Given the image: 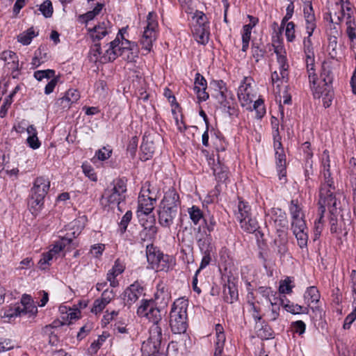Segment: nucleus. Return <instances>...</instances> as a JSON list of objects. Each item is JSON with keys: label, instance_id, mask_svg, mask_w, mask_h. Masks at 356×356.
I'll return each mask as SVG.
<instances>
[{"label": "nucleus", "instance_id": "nucleus-1", "mask_svg": "<svg viewBox=\"0 0 356 356\" xmlns=\"http://www.w3.org/2000/svg\"><path fill=\"white\" fill-rule=\"evenodd\" d=\"M330 161L323 162L324 181L319 191L320 211L324 213L327 207L331 214L330 218V232L332 234L341 232V220H339L337 214L341 211L342 201H345V195L339 190H337L331 173L330 172Z\"/></svg>", "mask_w": 356, "mask_h": 356}, {"label": "nucleus", "instance_id": "nucleus-2", "mask_svg": "<svg viewBox=\"0 0 356 356\" xmlns=\"http://www.w3.org/2000/svg\"><path fill=\"white\" fill-rule=\"evenodd\" d=\"M181 205L179 195L175 188H169L159 204L158 210L159 223L169 228L174 222Z\"/></svg>", "mask_w": 356, "mask_h": 356}, {"label": "nucleus", "instance_id": "nucleus-3", "mask_svg": "<svg viewBox=\"0 0 356 356\" xmlns=\"http://www.w3.org/2000/svg\"><path fill=\"white\" fill-rule=\"evenodd\" d=\"M126 31L125 28L120 29L115 39L107 44L108 47L105 49L102 58L103 62L113 61L118 56H122L124 60L128 61L133 60L134 55L131 50L134 47V43H131L129 40L124 38V33Z\"/></svg>", "mask_w": 356, "mask_h": 356}, {"label": "nucleus", "instance_id": "nucleus-4", "mask_svg": "<svg viewBox=\"0 0 356 356\" xmlns=\"http://www.w3.org/2000/svg\"><path fill=\"white\" fill-rule=\"evenodd\" d=\"M334 74L332 67L330 63L324 61L322 63L321 72L320 74V81L312 88L314 90V95L318 97H322L323 104L325 108H328L332 102L334 92L332 89V82Z\"/></svg>", "mask_w": 356, "mask_h": 356}, {"label": "nucleus", "instance_id": "nucleus-5", "mask_svg": "<svg viewBox=\"0 0 356 356\" xmlns=\"http://www.w3.org/2000/svg\"><path fill=\"white\" fill-rule=\"evenodd\" d=\"M187 308L186 300L178 299L173 303L170 313V325L174 334H182L186 331Z\"/></svg>", "mask_w": 356, "mask_h": 356}, {"label": "nucleus", "instance_id": "nucleus-6", "mask_svg": "<svg viewBox=\"0 0 356 356\" xmlns=\"http://www.w3.org/2000/svg\"><path fill=\"white\" fill-rule=\"evenodd\" d=\"M127 184L122 179H115L107 188L102 196L101 202L104 206L118 205L119 211H122L120 204L126 198Z\"/></svg>", "mask_w": 356, "mask_h": 356}, {"label": "nucleus", "instance_id": "nucleus-7", "mask_svg": "<svg viewBox=\"0 0 356 356\" xmlns=\"http://www.w3.org/2000/svg\"><path fill=\"white\" fill-rule=\"evenodd\" d=\"M49 188L50 180L47 177L40 176L35 179L29 201V205L33 209V212H36L42 207Z\"/></svg>", "mask_w": 356, "mask_h": 356}, {"label": "nucleus", "instance_id": "nucleus-8", "mask_svg": "<svg viewBox=\"0 0 356 356\" xmlns=\"http://www.w3.org/2000/svg\"><path fill=\"white\" fill-rule=\"evenodd\" d=\"M334 14L330 13L331 22L335 24H339L341 20L346 16V33L350 40H356V25L354 20L352 19L350 12L352 9L348 6H346L343 4V0H340L339 2H336Z\"/></svg>", "mask_w": 356, "mask_h": 356}, {"label": "nucleus", "instance_id": "nucleus-9", "mask_svg": "<svg viewBox=\"0 0 356 356\" xmlns=\"http://www.w3.org/2000/svg\"><path fill=\"white\" fill-rule=\"evenodd\" d=\"M158 22L156 21V15L153 12L149 13L147 17V25L145 27L143 35L140 40L142 48L147 51H150L153 42L156 39V31Z\"/></svg>", "mask_w": 356, "mask_h": 356}, {"label": "nucleus", "instance_id": "nucleus-10", "mask_svg": "<svg viewBox=\"0 0 356 356\" xmlns=\"http://www.w3.org/2000/svg\"><path fill=\"white\" fill-rule=\"evenodd\" d=\"M216 98L223 112L227 113L229 117L237 116V104L231 91L217 92Z\"/></svg>", "mask_w": 356, "mask_h": 356}, {"label": "nucleus", "instance_id": "nucleus-11", "mask_svg": "<svg viewBox=\"0 0 356 356\" xmlns=\"http://www.w3.org/2000/svg\"><path fill=\"white\" fill-rule=\"evenodd\" d=\"M138 315L147 318L152 323H160L162 316L161 311L153 301L144 300L137 309Z\"/></svg>", "mask_w": 356, "mask_h": 356}, {"label": "nucleus", "instance_id": "nucleus-12", "mask_svg": "<svg viewBox=\"0 0 356 356\" xmlns=\"http://www.w3.org/2000/svg\"><path fill=\"white\" fill-rule=\"evenodd\" d=\"M156 201V197L151 195V191L149 188L142 189L138 196V212L145 215L149 214L154 208Z\"/></svg>", "mask_w": 356, "mask_h": 356}, {"label": "nucleus", "instance_id": "nucleus-13", "mask_svg": "<svg viewBox=\"0 0 356 356\" xmlns=\"http://www.w3.org/2000/svg\"><path fill=\"white\" fill-rule=\"evenodd\" d=\"M291 229L297 239L298 246L301 249L307 248L309 236L305 221L298 220L295 225H291Z\"/></svg>", "mask_w": 356, "mask_h": 356}, {"label": "nucleus", "instance_id": "nucleus-14", "mask_svg": "<svg viewBox=\"0 0 356 356\" xmlns=\"http://www.w3.org/2000/svg\"><path fill=\"white\" fill-rule=\"evenodd\" d=\"M143 287L138 282H135L127 287L122 294L124 305L130 307L136 302L143 292Z\"/></svg>", "mask_w": 356, "mask_h": 356}, {"label": "nucleus", "instance_id": "nucleus-15", "mask_svg": "<svg viewBox=\"0 0 356 356\" xmlns=\"http://www.w3.org/2000/svg\"><path fill=\"white\" fill-rule=\"evenodd\" d=\"M160 141L161 138L159 136H157L156 138L151 136H147L145 138H143L140 146L142 151L140 159L147 161L152 158L156 148V143H159Z\"/></svg>", "mask_w": 356, "mask_h": 356}, {"label": "nucleus", "instance_id": "nucleus-16", "mask_svg": "<svg viewBox=\"0 0 356 356\" xmlns=\"http://www.w3.org/2000/svg\"><path fill=\"white\" fill-rule=\"evenodd\" d=\"M250 83L243 82L238 89V98L243 107L250 105L254 98Z\"/></svg>", "mask_w": 356, "mask_h": 356}, {"label": "nucleus", "instance_id": "nucleus-17", "mask_svg": "<svg viewBox=\"0 0 356 356\" xmlns=\"http://www.w3.org/2000/svg\"><path fill=\"white\" fill-rule=\"evenodd\" d=\"M304 15L306 21V30L309 36H312L316 28L315 16L310 1L305 2Z\"/></svg>", "mask_w": 356, "mask_h": 356}, {"label": "nucleus", "instance_id": "nucleus-18", "mask_svg": "<svg viewBox=\"0 0 356 356\" xmlns=\"http://www.w3.org/2000/svg\"><path fill=\"white\" fill-rule=\"evenodd\" d=\"M80 97V95L78 90L74 89L68 90L65 95L59 98L56 103L63 106V108H69L71 104L76 102Z\"/></svg>", "mask_w": 356, "mask_h": 356}, {"label": "nucleus", "instance_id": "nucleus-19", "mask_svg": "<svg viewBox=\"0 0 356 356\" xmlns=\"http://www.w3.org/2000/svg\"><path fill=\"white\" fill-rule=\"evenodd\" d=\"M223 298L224 300L229 304L233 303L238 300V290L234 282L229 280L223 287Z\"/></svg>", "mask_w": 356, "mask_h": 356}, {"label": "nucleus", "instance_id": "nucleus-20", "mask_svg": "<svg viewBox=\"0 0 356 356\" xmlns=\"http://www.w3.org/2000/svg\"><path fill=\"white\" fill-rule=\"evenodd\" d=\"M241 227L244 231L248 233H254L256 236L258 238L259 235L262 236L263 234L259 231V225L257 220L252 216L245 218L243 221L239 222Z\"/></svg>", "mask_w": 356, "mask_h": 356}, {"label": "nucleus", "instance_id": "nucleus-21", "mask_svg": "<svg viewBox=\"0 0 356 356\" xmlns=\"http://www.w3.org/2000/svg\"><path fill=\"white\" fill-rule=\"evenodd\" d=\"M163 253L161 252L152 244L147 245L146 247V256L149 264L151 265L152 268L159 264L160 258L162 257Z\"/></svg>", "mask_w": 356, "mask_h": 356}, {"label": "nucleus", "instance_id": "nucleus-22", "mask_svg": "<svg viewBox=\"0 0 356 356\" xmlns=\"http://www.w3.org/2000/svg\"><path fill=\"white\" fill-rule=\"evenodd\" d=\"M208 29L209 26L196 25L194 27L193 35L198 43L205 44L208 42L209 35Z\"/></svg>", "mask_w": 356, "mask_h": 356}, {"label": "nucleus", "instance_id": "nucleus-23", "mask_svg": "<svg viewBox=\"0 0 356 356\" xmlns=\"http://www.w3.org/2000/svg\"><path fill=\"white\" fill-rule=\"evenodd\" d=\"M88 31L94 42L99 41L108 34L104 22L99 24L92 29L88 28Z\"/></svg>", "mask_w": 356, "mask_h": 356}, {"label": "nucleus", "instance_id": "nucleus-24", "mask_svg": "<svg viewBox=\"0 0 356 356\" xmlns=\"http://www.w3.org/2000/svg\"><path fill=\"white\" fill-rule=\"evenodd\" d=\"M161 343H154V341L147 339V341L143 343L141 351L143 356H154L159 353Z\"/></svg>", "mask_w": 356, "mask_h": 356}, {"label": "nucleus", "instance_id": "nucleus-25", "mask_svg": "<svg viewBox=\"0 0 356 356\" xmlns=\"http://www.w3.org/2000/svg\"><path fill=\"white\" fill-rule=\"evenodd\" d=\"M289 211L292 216L291 225H295L298 220L305 221L302 213V208L298 200H292L289 206Z\"/></svg>", "mask_w": 356, "mask_h": 356}, {"label": "nucleus", "instance_id": "nucleus-26", "mask_svg": "<svg viewBox=\"0 0 356 356\" xmlns=\"http://www.w3.org/2000/svg\"><path fill=\"white\" fill-rule=\"evenodd\" d=\"M320 298L321 295L318 289L314 286L308 287L304 294V299L308 307L312 303H318Z\"/></svg>", "mask_w": 356, "mask_h": 356}, {"label": "nucleus", "instance_id": "nucleus-27", "mask_svg": "<svg viewBox=\"0 0 356 356\" xmlns=\"http://www.w3.org/2000/svg\"><path fill=\"white\" fill-rule=\"evenodd\" d=\"M197 245L202 254L213 252V245H211V237L209 234L204 233V236L197 239Z\"/></svg>", "mask_w": 356, "mask_h": 356}, {"label": "nucleus", "instance_id": "nucleus-28", "mask_svg": "<svg viewBox=\"0 0 356 356\" xmlns=\"http://www.w3.org/2000/svg\"><path fill=\"white\" fill-rule=\"evenodd\" d=\"M252 216L250 207L247 202L239 201L238 204V212L236 213V219L239 222L243 221L245 218Z\"/></svg>", "mask_w": 356, "mask_h": 356}, {"label": "nucleus", "instance_id": "nucleus-29", "mask_svg": "<svg viewBox=\"0 0 356 356\" xmlns=\"http://www.w3.org/2000/svg\"><path fill=\"white\" fill-rule=\"evenodd\" d=\"M305 56L309 83L314 86L316 84V81H318L316 74L314 73V53L309 57L308 54H305Z\"/></svg>", "mask_w": 356, "mask_h": 356}, {"label": "nucleus", "instance_id": "nucleus-30", "mask_svg": "<svg viewBox=\"0 0 356 356\" xmlns=\"http://www.w3.org/2000/svg\"><path fill=\"white\" fill-rule=\"evenodd\" d=\"M276 165L279 172L280 179L286 175V156L284 150L275 152Z\"/></svg>", "mask_w": 356, "mask_h": 356}, {"label": "nucleus", "instance_id": "nucleus-31", "mask_svg": "<svg viewBox=\"0 0 356 356\" xmlns=\"http://www.w3.org/2000/svg\"><path fill=\"white\" fill-rule=\"evenodd\" d=\"M104 4L98 3L92 10L88 11L83 15L79 17V21L81 23L87 24L89 21L92 20L97 15H98L103 8Z\"/></svg>", "mask_w": 356, "mask_h": 356}, {"label": "nucleus", "instance_id": "nucleus-32", "mask_svg": "<svg viewBox=\"0 0 356 356\" xmlns=\"http://www.w3.org/2000/svg\"><path fill=\"white\" fill-rule=\"evenodd\" d=\"M157 233V227L154 225L145 227L139 233L140 239L143 241H151Z\"/></svg>", "mask_w": 356, "mask_h": 356}, {"label": "nucleus", "instance_id": "nucleus-33", "mask_svg": "<svg viewBox=\"0 0 356 356\" xmlns=\"http://www.w3.org/2000/svg\"><path fill=\"white\" fill-rule=\"evenodd\" d=\"M149 340L154 341V343H161L162 341V329L159 323H154L149 328Z\"/></svg>", "mask_w": 356, "mask_h": 356}, {"label": "nucleus", "instance_id": "nucleus-34", "mask_svg": "<svg viewBox=\"0 0 356 356\" xmlns=\"http://www.w3.org/2000/svg\"><path fill=\"white\" fill-rule=\"evenodd\" d=\"M37 35L38 33H35L33 28L31 27L18 35V42L24 45H28Z\"/></svg>", "mask_w": 356, "mask_h": 356}, {"label": "nucleus", "instance_id": "nucleus-35", "mask_svg": "<svg viewBox=\"0 0 356 356\" xmlns=\"http://www.w3.org/2000/svg\"><path fill=\"white\" fill-rule=\"evenodd\" d=\"M190 218L192 222L197 225L201 219H204V214L202 210L197 206H193L188 210Z\"/></svg>", "mask_w": 356, "mask_h": 356}, {"label": "nucleus", "instance_id": "nucleus-36", "mask_svg": "<svg viewBox=\"0 0 356 356\" xmlns=\"http://www.w3.org/2000/svg\"><path fill=\"white\" fill-rule=\"evenodd\" d=\"M284 308L289 312L296 314H308L309 307H303L299 305H294L293 303H286L284 305Z\"/></svg>", "mask_w": 356, "mask_h": 356}, {"label": "nucleus", "instance_id": "nucleus-37", "mask_svg": "<svg viewBox=\"0 0 356 356\" xmlns=\"http://www.w3.org/2000/svg\"><path fill=\"white\" fill-rule=\"evenodd\" d=\"M102 52L100 44L95 42L90 50V59L95 62L99 60L100 62L104 63L102 60L104 54L102 55Z\"/></svg>", "mask_w": 356, "mask_h": 356}, {"label": "nucleus", "instance_id": "nucleus-38", "mask_svg": "<svg viewBox=\"0 0 356 356\" xmlns=\"http://www.w3.org/2000/svg\"><path fill=\"white\" fill-rule=\"evenodd\" d=\"M49 58L47 53H44V57H41V47H40L35 51V56L32 59L31 65L33 68L39 67L42 63L47 61Z\"/></svg>", "mask_w": 356, "mask_h": 356}, {"label": "nucleus", "instance_id": "nucleus-39", "mask_svg": "<svg viewBox=\"0 0 356 356\" xmlns=\"http://www.w3.org/2000/svg\"><path fill=\"white\" fill-rule=\"evenodd\" d=\"M227 167L222 165L219 161L218 163L214 164L212 168L213 174L216 176L220 180H223L227 178Z\"/></svg>", "mask_w": 356, "mask_h": 356}, {"label": "nucleus", "instance_id": "nucleus-40", "mask_svg": "<svg viewBox=\"0 0 356 356\" xmlns=\"http://www.w3.org/2000/svg\"><path fill=\"white\" fill-rule=\"evenodd\" d=\"M252 55L256 62H259L265 55L266 50L260 47L257 42H252Z\"/></svg>", "mask_w": 356, "mask_h": 356}, {"label": "nucleus", "instance_id": "nucleus-41", "mask_svg": "<svg viewBox=\"0 0 356 356\" xmlns=\"http://www.w3.org/2000/svg\"><path fill=\"white\" fill-rule=\"evenodd\" d=\"M1 59L8 61L10 60L13 64V69L18 70V59L16 54L11 51H6L2 53Z\"/></svg>", "mask_w": 356, "mask_h": 356}, {"label": "nucleus", "instance_id": "nucleus-42", "mask_svg": "<svg viewBox=\"0 0 356 356\" xmlns=\"http://www.w3.org/2000/svg\"><path fill=\"white\" fill-rule=\"evenodd\" d=\"M277 62L280 65V71L282 79H284L287 78L288 76V67L289 65L287 63V60L285 56L279 55L277 57Z\"/></svg>", "mask_w": 356, "mask_h": 356}, {"label": "nucleus", "instance_id": "nucleus-43", "mask_svg": "<svg viewBox=\"0 0 356 356\" xmlns=\"http://www.w3.org/2000/svg\"><path fill=\"white\" fill-rule=\"evenodd\" d=\"M170 268V264L169 263V257L163 254L162 257L160 258L159 264L154 266V269L156 271H165L167 272Z\"/></svg>", "mask_w": 356, "mask_h": 356}, {"label": "nucleus", "instance_id": "nucleus-44", "mask_svg": "<svg viewBox=\"0 0 356 356\" xmlns=\"http://www.w3.org/2000/svg\"><path fill=\"white\" fill-rule=\"evenodd\" d=\"M39 10L44 15V17L48 18L51 17L53 14V6L51 1H44L39 8Z\"/></svg>", "mask_w": 356, "mask_h": 356}, {"label": "nucleus", "instance_id": "nucleus-45", "mask_svg": "<svg viewBox=\"0 0 356 356\" xmlns=\"http://www.w3.org/2000/svg\"><path fill=\"white\" fill-rule=\"evenodd\" d=\"M253 108L256 111L257 118L258 119L262 118L266 114V108L264 106V100L261 98L254 101L253 104Z\"/></svg>", "mask_w": 356, "mask_h": 356}, {"label": "nucleus", "instance_id": "nucleus-46", "mask_svg": "<svg viewBox=\"0 0 356 356\" xmlns=\"http://www.w3.org/2000/svg\"><path fill=\"white\" fill-rule=\"evenodd\" d=\"M33 76L38 81H42L43 79H50L55 76V71L54 70H38L34 72Z\"/></svg>", "mask_w": 356, "mask_h": 356}, {"label": "nucleus", "instance_id": "nucleus-47", "mask_svg": "<svg viewBox=\"0 0 356 356\" xmlns=\"http://www.w3.org/2000/svg\"><path fill=\"white\" fill-rule=\"evenodd\" d=\"M292 280L291 277H286L285 280L280 282L279 286V292L283 294H289L292 292L293 286L291 285Z\"/></svg>", "mask_w": 356, "mask_h": 356}, {"label": "nucleus", "instance_id": "nucleus-48", "mask_svg": "<svg viewBox=\"0 0 356 356\" xmlns=\"http://www.w3.org/2000/svg\"><path fill=\"white\" fill-rule=\"evenodd\" d=\"M131 218L132 212L131 211H127L126 213L122 216L119 223V228L121 234H124L126 232L127 226L130 222Z\"/></svg>", "mask_w": 356, "mask_h": 356}, {"label": "nucleus", "instance_id": "nucleus-49", "mask_svg": "<svg viewBox=\"0 0 356 356\" xmlns=\"http://www.w3.org/2000/svg\"><path fill=\"white\" fill-rule=\"evenodd\" d=\"M71 235L73 236V238H75V232H72L71 234H67L65 236L62 237L58 242L60 243V245H62V249L65 250L67 248V251H70L71 250V244L73 241V238L71 236Z\"/></svg>", "mask_w": 356, "mask_h": 356}, {"label": "nucleus", "instance_id": "nucleus-50", "mask_svg": "<svg viewBox=\"0 0 356 356\" xmlns=\"http://www.w3.org/2000/svg\"><path fill=\"white\" fill-rule=\"evenodd\" d=\"M4 315L10 319L14 317L23 316L22 309H21V306L15 305L6 309Z\"/></svg>", "mask_w": 356, "mask_h": 356}, {"label": "nucleus", "instance_id": "nucleus-51", "mask_svg": "<svg viewBox=\"0 0 356 356\" xmlns=\"http://www.w3.org/2000/svg\"><path fill=\"white\" fill-rule=\"evenodd\" d=\"M21 309H22L23 316L28 315V317L30 318L35 316L38 313L37 307L33 305V302L26 306H21Z\"/></svg>", "mask_w": 356, "mask_h": 356}, {"label": "nucleus", "instance_id": "nucleus-52", "mask_svg": "<svg viewBox=\"0 0 356 356\" xmlns=\"http://www.w3.org/2000/svg\"><path fill=\"white\" fill-rule=\"evenodd\" d=\"M285 35L289 42H293L295 39V24L290 22L286 25Z\"/></svg>", "mask_w": 356, "mask_h": 356}, {"label": "nucleus", "instance_id": "nucleus-53", "mask_svg": "<svg viewBox=\"0 0 356 356\" xmlns=\"http://www.w3.org/2000/svg\"><path fill=\"white\" fill-rule=\"evenodd\" d=\"M54 255L49 251L44 253L42 257L40 259L38 265L40 268L44 270L47 268V265H49V261L53 259Z\"/></svg>", "mask_w": 356, "mask_h": 356}, {"label": "nucleus", "instance_id": "nucleus-54", "mask_svg": "<svg viewBox=\"0 0 356 356\" xmlns=\"http://www.w3.org/2000/svg\"><path fill=\"white\" fill-rule=\"evenodd\" d=\"M194 90L197 89H207V81L203 76L197 73L194 83Z\"/></svg>", "mask_w": 356, "mask_h": 356}, {"label": "nucleus", "instance_id": "nucleus-55", "mask_svg": "<svg viewBox=\"0 0 356 356\" xmlns=\"http://www.w3.org/2000/svg\"><path fill=\"white\" fill-rule=\"evenodd\" d=\"M203 220L205 224V228L208 232L207 234L211 235V232L214 230L216 225V220L213 216L204 217Z\"/></svg>", "mask_w": 356, "mask_h": 356}, {"label": "nucleus", "instance_id": "nucleus-56", "mask_svg": "<svg viewBox=\"0 0 356 356\" xmlns=\"http://www.w3.org/2000/svg\"><path fill=\"white\" fill-rule=\"evenodd\" d=\"M356 320V306L353 311L349 314L344 320L343 327L344 330H349L353 323Z\"/></svg>", "mask_w": 356, "mask_h": 356}, {"label": "nucleus", "instance_id": "nucleus-57", "mask_svg": "<svg viewBox=\"0 0 356 356\" xmlns=\"http://www.w3.org/2000/svg\"><path fill=\"white\" fill-rule=\"evenodd\" d=\"M82 168L85 175L87 176L90 180L93 181H96L97 180V177L94 172V169L90 165H83Z\"/></svg>", "mask_w": 356, "mask_h": 356}, {"label": "nucleus", "instance_id": "nucleus-58", "mask_svg": "<svg viewBox=\"0 0 356 356\" xmlns=\"http://www.w3.org/2000/svg\"><path fill=\"white\" fill-rule=\"evenodd\" d=\"M310 37L311 36L308 35L307 38H305L303 40L304 52L305 54H308L309 57L312 56L314 53L312 42Z\"/></svg>", "mask_w": 356, "mask_h": 356}, {"label": "nucleus", "instance_id": "nucleus-59", "mask_svg": "<svg viewBox=\"0 0 356 356\" xmlns=\"http://www.w3.org/2000/svg\"><path fill=\"white\" fill-rule=\"evenodd\" d=\"M323 218V213H322L321 212V215H320L318 219L315 220V222H314V236H315V238H314V240L321 235V233L322 232V229H323V222H322Z\"/></svg>", "mask_w": 356, "mask_h": 356}, {"label": "nucleus", "instance_id": "nucleus-60", "mask_svg": "<svg viewBox=\"0 0 356 356\" xmlns=\"http://www.w3.org/2000/svg\"><path fill=\"white\" fill-rule=\"evenodd\" d=\"M211 253L212 252H209V253L207 252V253L202 254L203 257H202L200 267L196 270L197 273H200L201 270H202L203 268L207 267L210 264V262L211 261Z\"/></svg>", "mask_w": 356, "mask_h": 356}, {"label": "nucleus", "instance_id": "nucleus-61", "mask_svg": "<svg viewBox=\"0 0 356 356\" xmlns=\"http://www.w3.org/2000/svg\"><path fill=\"white\" fill-rule=\"evenodd\" d=\"M58 81H59V76H56V77H54L53 79H51V81H49L48 82V83L46 85V86L44 88V93L46 95L51 94L54 91Z\"/></svg>", "mask_w": 356, "mask_h": 356}, {"label": "nucleus", "instance_id": "nucleus-62", "mask_svg": "<svg viewBox=\"0 0 356 356\" xmlns=\"http://www.w3.org/2000/svg\"><path fill=\"white\" fill-rule=\"evenodd\" d=\"M292 327L293 331L300 335L302 334L305 332L306 325L305 323L302 321H297L293 322Z\"/></svg>", "mask_w": 356, "mask_h": 356}, {"label": "nucleus", "instance_id": "nucleus-63", "mask_svg": "<svg viewBox=\"0 0 356 356\" xmlns=\"http://www.w3.org/2000/svg\"><path fill=\"white\" fill-rule=\"evenodd\" d=\"M225 341V340H222V336L219 340L216 341L214 356H222Z\"/></svg>", "mask_w": 356, "mask_h": 356}, {"label": "nucleus", "instance_id": "nucleus-64", "mask_svg": "<svg viewBox=\"0 0 356 356\" xmlns=\"http://www.w3.org/2000/svg\"><path fill=\"white\" fill-rule=\"evenodd\" d=\"M26 140H27V143L29 144V147L33 149H36L39 148L40 146V142L38 140L37 134L32 135L31 136H29L27 138Z\"/></svg>", "mask_w": 356, "mask_h": 356}]
</instances>
